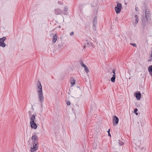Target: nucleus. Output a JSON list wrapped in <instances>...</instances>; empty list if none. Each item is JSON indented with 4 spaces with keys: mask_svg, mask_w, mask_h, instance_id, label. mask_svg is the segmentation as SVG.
<instances>
[{
    "mask_svg": "<svg viewBox=\"0 0 152 152\" xmlns=\"http://www.w3.org/2000/svg\"><path fill=\"white\" fill-rule=\"evenodd\" d=\"M80 65H81V66L82 67H85L86 66L85 64H84L83 63V61H81L80 62Z\"/></svg>",
    "mask_w": 152,
    "mask_h": 152,
    "instance_id": "4be33fe9",
    "label": "nucleus"
},
{
    "mask_svg": "<svg viewBox=\"0 0 152 152\" xmlns=\"http://www.w3.org/2000/svg\"><path fill=\"white\" fill-rule=\"evenodd\" d=\"M37 144H38V143H37V142L34 143L33 146V147H34L36 148L37 149L38 148V145H37Z\"/></svg>",
    "mask_w": 152,
    "mask_h": 152,
    "instance_id": "aec40b11",
    "label": "nucleus"
},
{
    "mask_svg": "<svg viewBox=\"0 0 152 152\" xmlns=\"http://www.w3.org/2000/svg\"><path fill=\"white\" fill-rule=\"evenodd\" d=\"M110 129H109L107 131V132L108 133V135L109 136H111V134L110 133Z\"/></svg>",
    "mask_w": 152,
    "mask_h": 152,
    "instance_id": "bb28decb",
    "label": "nucleus"
},
{
    "mask_svg": "<svg viewBox=\"0 0 152 152\" xmlns=\"http://www.w3.org/2000/svg\"><path fill=\"white\" fill-rule=\"evenodd\" d=\"M37 149L35 147H31L30 149V151L32 152H34L35 151H36Z\"/></svg>",
    "mask_w": 152,
    "mask_h": 152,
    "instance_id": "6ab92c4d",
    "label": "nucleus"
},
{
    "mask_svg": "<svg viewBox=\"0 0 152 152\" xmlns=\"http://www.w3.org/2000/svg\"><path fill=\"white\" fill-rule=\"evenodd\" d=\"M119 121V119L116 116H113V125H114V124L115 125L117 124Z\"/></svg>",
    "mask_w": 152,
    "mask_h": 152,
    "instance_id": "20e7f679",
    "label": "nucleus"
},
{
    "mask_svg": "<svg viewBox=\"0 0 152 152\" xmlns=\"http://www.w3.org/2000/svg\"><path fill=\"white\" fill-rule=\"evenodd\" d=\"M119 141L118 143L119 145H124V143L123 142L120 141V140H119Z\"/></svg>",
    "mask_w": 152,
    "mask_h": 152,
    "instance_id": "5701e85b",
    "label": "nucleus"
},
{
    "mask_svg": "<svg viewBox=\"0 0 152 152\" xmlns=\"http://www.w3.org/2000/svg\"><path fill=\"white\" fill-rule=\"evenodd\" d=\"M74 33L73 32H72L70 34L71 36H72L74 35Z\"/></svg>",
    "mask_w": 152,
    "mask_h": 152,
    "instance_id": "c756f323",
    "label": "nucleus"
},
{
    "mask_svg": "<svg viewBox=\"0 0 152 152\" xmlns=\"http://www.w3.org/2000/svg\"><path fill=\"white\" fill-rule=\"evenodd\" d=\"M84 67L85 68V71L86 72V73H88L89 72L90 70L87 66L86 65L85 66V67Z\"/></svg>",
    "mask_w": 152,
    "mask_h": 152,
    "instance_id": "f3484780",
    "label": "nucleus"
},
{
    "mask_svg": "<svg viewBox=\"0 0 152 152\" xmlns=\"http://www.w3.org/2000/svg\"><path fill=\"white\" fill-rule=\"evenodd\" d=\"M28 114L29 115L31 116V115L32 114V112L31 111H29L28 112Z\"/></svg>",
    "mask_w": 152,
    "mask_h": 152,
    "instance_id": "c85d7f7f",
    "label": "nucleus"
},
{
    "mask_svg": "<svg viewBox=\"0 0 152 152\" xmlns=\"http://www.w3.org/2000/svg\"><path fill=\"white\" fill-rule=\"evenodd\" d=\"M130 44L134 47H136L137 46L136 45L135 43H130Z\"/></svg>",
    "mask_w": 152,
    "mask_h": 152,
    "instance_id": "cd10ccee",
    "label": "nucleus"
},
{
    "mask_svg": "<svg viewBox=\"0 0 152 152\" xmlns=\"http://www.w3.org/2000/svg\"><path fill=\"white\" fill-rule=\"evenodd\" d=\"M31 127L32 129H37V125L35 122L30 123Z\"/></svg>",
    "mask_w": 152,
    "mask_h": 152,
    "instance_id": "1a4fd4ad",
    "label": "nucleus"
},
{
    "mask_svg": "<svg viewBox=\"0 0 152 152\" xmlns=\"http://www.w3.org/2000/svg\"><path fill=\"white\" fill-rule=\"evenodd\" d=\"M31 139L34 143H38V138L36 135L32 136L31 137Z\"/></svg>",
    "mask_w": 152,
    "mask_h": 152,
    "instance_id": "423d86ee",
    "label": "nucleus"
},
{
    "mask_svg": "<svg viewBox=\"0 0 152 152\" xmlns=\"http://www.w3.org/2000/svg\"><path fill=\"white\" fill-rule=\"evenodd\" d=\"M136 97L137 99L140 100V99L141 97V94L140 92L137 93L136 94Z\"/></svg>",
    "mask_w": 152,
    "mask_h": 152,
    "instance_id": "9b49d317",
    "label": "nucleus"
},
{
    "mask_svg": "<svg viewBox=\"0 0 152 152\" xmlns=\"http://www.w3.org/2000/svg\"><path fill=\"white\" fill-rule=\"evenodd\" d=\"M145 14L146 18L147 19L149 17L150 15V12L147 9L145 11Z\"/></svg>",
    "mask_w": 152,
    "mask_h": 152,
    "instance_id": "f8f14e48",
    "label": "nucleus"
},
{
    "mask_svg": "<svg viewBox=\"0 0 152 152\" xmlns=\"http://www.w3.org/2000/svg\"><path fill=\"white\" fill-rule=\"evenodd\" d=\"M35 120V116L34 115H33L30 119V123H33L35 122L34 121Z\"/></svg>",
    "mask_w": 152,
    "mask_h": 152,
    "instance_id": "2eb2a0df",
    "label": "nucleus"
},
{
    "mask_svg": "<svg viewBox=\"0 0 152 152\" xmlns=\"http://www.w3.org/2000/svg\"><path fill=\"white\" fill-rule=\"evenodd\" d=\"M6 39V38L5 37L0 38V47L4 48L6 46V44L4 43V41Z\"/></svg>",
    "mask_w": 152,
    "mask_h": 152,
    "instance_id": "7ed1b4c3",
    "label": "nucleus"
},
{
    "mask_svg": "<svg viewBox=\"0 0 152 152\" xmlns=\"http://www.w3.org/2000/svg\"><path fill=\"white\" fill-rule=\"evenodd\" d=\"M55 13L57 15H58L60 14H63V12L61 11V10L59 8H57L54 9Z\"/></svg>",
    "mask_w": 152,
    "mask_h": 152,
    "instance_id": "0eeeda50",
    "label": "nucleus"
},
{
    "mask_svg": "<svg viewBox=\"0 0 152 152\" xmlns=\"http://www.w3.org/2000/svg\"><path fill=\"white\" fill-rule=\"evenodd\" d=\"M97 16H95L93 20V26H94V29H95V28L96 26V23L97 22Z\"/></svg>",
    "mask_w": 152,
    "mask_h": 152,
    "instance_id": "6e6552de",
    "label": "nucleus"
},
{
    "mask_svg": "<svg viewBox=\"0 0 152 152\" xmlns=\"http://www.w3.org/2000/svg\"><path fill=\"white\" fill-rule=\"evenodd\" d=\"M58 4L60 5H63V3L61 1H58Z\"/></svg>",
    "mask_w": 152,
    "mask_h": 152,
    "instance_id": "a878e982",
    "label": "nucleus"
},
{
    "mask_svg": "<svg viewBox=\"0 0 152 152\" xmlns=\"http://www.w3.org/2000/svg\"><path fill=\"white\" fill-rule=\"evenodd\" d=\"M75 83V80L73 78H71L70 79V83L71 84V87H72L74 86Z\"/></svg>",
    "mask_w": 152,
    "mask_h": 152,
    "instance_id": "dca6fc26",
    "label": "nucleus"
},
{
    "mask_svg": "<svg viewBox=\"0 0 152 152\" xmlns=\"http://www.w3.org/2000/svg\"><path fill=\"white\" fill-rule=\"evenodd\" d=\"M148 70L150 74L152 76V65L149 66L148 67Z\"/></svg>",
    "mask_w": 152,
    "mask_h": 152,
    "instance_id": "ddd939ff",
    "label": "nucleus"
},
{
    "mask_svg": "<svg viewBox=\"0 0 152 152\" xmlns=\"http://www.w3.org/2000/svg\"><path fill=\"white\" fill-rule=\"evenodd\" d=\"M86 47V45H84L83 48H85Z\"/></svg>",
    "mask_w": 152,
    "mask_h": 152,
    "instance_id": "2f4dec72",
    "label": "nucleus"
},
{
    "mask_svg": "<svg viewBox=\"0 0 152 152\" xmlns=\"http://www.w3.org/2000/svg\"><path fill=\"white\" fill-rule=\"evenodd\" d=\"M122 8L121 3H117L116 7H115V10L116 13L118 14L121 11Z\"/></svg>",
    "mask_w": 152,
    "mask_h": 152,
    "instance_id": "f03ea898",
    "label": "nucleus"
},
{
    "mask_svg": "<svg viewBox=\"0 0 152 152\" xmlns=\"http://www.w3.org/2000/svg\"><path fill=\"white\" fill-rule=\"evenodd\" d=\"M138 111V109L137 108H135L134 109V113L137 115H138V113H137V111Z\"/></svg>",
    "mask_w": 152,
    "mask_h": 152,
    "instance_id": "412c9836",
    "label": "nucleus"
},
{
    "mask_svg": "<svg viewBox=\"0 0 152 152\" xmlns=\"http://www.w3.org/2000/svg\"><path fill=\"white\" fill-rule=\"evenodd\" d=\"M58 38V35L57 34H55L54 36H53V39H52V42L53 43H54L56 42L57 41Z\"/></svg>",
    "mask_w": 152,
    "mask_h": 152,
    "instance_id": "9d476101",
    "label": "nucleus"
},
{
    "mask_svg": "<svg viewBox=\"0 0 152 152\" xmlns=\"http://www.w3.org/2000/svg\"><path fill=\"white\" fill-rule=\"evenodd\" d=\"M135 23L136 24H137L138 23V20H139V19H138V16L136 15H135Z\"/></svg>",
    "mask_w": 152,
    "mask_h": 152,
    "instance_id": "a211bd4d",
    "label": "nucleus"
},
{
    "mask_svg": "<svg viewBox=\"0 0 152 152\" xmlns=\"http://www.w3.org/2000/svg\"><path fill=\"white\" fill-rule=\"evenodd\" d=\"M37 91L38 93V98L39 102L42 103L44 100V96H43L42 87L41 84L39 82L37 83Z\"/></svg>",
    "mask_w": 152,
    "mask_h": 152,
    "instance_id": "f257e3e1",
    "label": "nucleus"
},
{
    "mask_svg": "<svg viewBox=\"0 0 152 152\" xmlns=\"http://www.w3.org/2000/svg\"><path fill=\"white\" fill-rule=\"evenodd\" d=\"M87 44L88 45H89V46H91V45H93V44L92 43H89V42H87Z\"/></svg>",
    "mask_w": 152,
    "mask_h": 152,
    "instance_id": "b1692460",
    "label": "nucleus"
},
{
    "mask_svg": "<svg viewBox=\"0 0 152 152\" xmlns=\"http://www.w3.org/2000/svg\"><path fill=\"white\" fill-rule=\"evenodd\" d=\"M112 72L113 73V77L111 78V80L112 82H114L116 77V75L115 74V69H113L112 70Z\"/></svg>",
    "mask_w": 152,
    "mask_h": 152,
    "instance_id": "39448f33",
    "label": "nucleus"
},
{
    "mask_svg": "<svg viewBox=\"0 0 152 152\" xmlns=\"http://www.w3.org/2000/svg\"><path fill=\"white\" fill-rule=\"evenodd\" d=\"M68 10V7L67 6H65L64 7V12H62L63 14L66 15Z\"/></svg>",
    "mask_w": 152,
    "mask_h": 152,
    "instance_id": "4468645a",
    "label": "nucleus"
},
{
    "mask_svg": "<svg viewBox=\"0 0 152 152\" xmlns=\"http://www.w3.org/2000/svg\"><path fill=\"white\" fill-rule=\"evenodd\" d=\"M135 10L137 11H138L139 9L138 7H135Z\"/></svg>",
    "mask_w": 152,
    "mask_h": 152,
    "instance_id": "7c9ffc66",
    "label": "nucleus"
},
{
    "mask_svg": "<svg viewBox=\"0 0 152 152\" xmlns=\"http://www.w3.org/2000/svg\"><path fill=\"white\" fill-rule=\"evenodd\" d=\"M66 104L68 105H70L71 104V103L70 101H67L66 102Z\"/></svg>",
    "mask_w": 152,
    "mask_h": 152,
    "instance_id": "393cba45",
    "label": "nucleus"
}]
</instances>
